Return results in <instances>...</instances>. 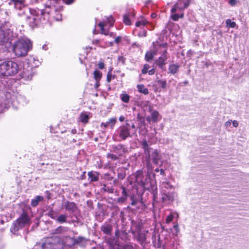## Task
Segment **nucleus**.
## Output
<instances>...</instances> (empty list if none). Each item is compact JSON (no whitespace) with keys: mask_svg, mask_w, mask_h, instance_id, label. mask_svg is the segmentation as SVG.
Masks as SVG:
<instances>
[{"mask_svg":"<svg viewBox=\"0 0 249 249\" xmlns=\"http://www.w3.org/2000/svg\"><path fill=\"white\" fill-rule=\"evenodd\" d=\"M32 43L28 39H21L18 40L13 45V50L16 56L21 57L26 55L32 48Z\"/></svg>","mask_w":249,"mask_h":249,"instance_id":"obj_1","label":"nucleus"},{"mask_svg":"<svg viewBox=\"0 0 249 249\" xmlns=\"http://www.w3.org/2000/svg\"><path fill=\"white\" fill-rule=\"evenodd\" d=\"M29 12L30 16H27L26 21L32 27H34L37 26L39 23L42 24H46L44 23L42 20V18L44 17L43 9L38 8L30 9Z\"/></svg>","mask_w":249,"mask_h":249,"instance_id":"obj_2","label":"nucleus"},{"mask_svg":"<svg viewBox=\"0 0 249 249\" xmlns=\"http://www.w3.org/2000/svg\"><path fill=\"white\" fill-rule=\"evenodd\" d=\"M18 71V64L12 61H6L0 64V75L10 76L15 75Z\"/></svg>","mask_w":249,"mask_h":249,"instance_id":"obj_3","label":"nucleus"},{"mask_svg":"<svg viewBox=\"0 0 249 249\" xmlns=\"http://www.w3.org/2000/svg\"><path fill=\"white\" fill-rule=\"evenodd\" d=\"M146 167L148 171L153 169L151 161L155 164H159V161L161 159V156L156 149H152L144 154Z\"/></svg>","mask_w":249,"mask_h":249,"instance_id":"obj_4","label":"nucleus"},{"mask_svg":"<svg viewBox=\"0 0 249 249\" xmlns=\"http://www.w3.org/2000/svg\"><path fill=\"white\" fill-rule=\"evenodd\" d=\"M43 17L42 20L44 23H51L53 20L60 21L62 20V12L63 10H59V12H54L53 9L50 8H45L43 9Z\"/></svg>","mask_w":249,"mask_h":249,"instance_id":"obj_5","label":"nucleus"},{"mask_svg":"<svg viewBox=\"0 0 249 249\" xmlns=\"http://www.w3.org/2000/svg\"><path fill=\"white\" fill-rule=\"evenodd\" d=\"M30 221L31 218L27 213L23 212L13 224L11 228V231L15 232L18 231L19 229L22 228L25 225L30 224Z\"/></svg>","mask_w":249,"mask_h":249,"instance_id":"obj_6","label":"nucleus"},{"mask_svg":"<svg viewBox=\"0 0 249 249\" xmlns=\"http://www.w3.org/2000/svg\"><path fill=\"white\" fill-rule=\"evenodd\" d=\"M9 4L13 5L15 9L19 11V16L24 15L29 11L25 4V0H10Z\"/></svg>","mask_w":249,"mask_h":249,"instance_id":"obj_7","label":"nucleus"},{"mask_svg":"<svg viewBox=\"0 0 249 249\" xmlns=\"http://www.w3.org/2000/svg\"><path fill=\"white\" fill-rule=\"evenodd\" d=\"M60 237L58 236L48 238L42 244V249H60V247L58 245Z\"/></svg>","mask_w":249,"mask_h":249,"instance_id":"obj_8","label":"nucleus"},{"mask_svg":"<svg viewBox=\"0 0 249 249\" xmlns=\"http://www.w3.org/2000/svg\"><path fill=\"white\" fill-rule=\"evenodd\" d=\"M160 47L163 49L161 56L155 61V63L160 68L162 69L166 64V61L167 59V45L166 44H162L160 45Z\"/></svg>","mask_w":249,"mask_h":249,"instance_id":"obj_9","label":"nucleus"},{"mask_svg":"<svg viewBox=\"0 0 249 249\" xmlns=\"http://www.w3.org/2000/svg\"><path fill=\"white\" fill-rule=\"evenodd\" d=\"M191 1V0H178L171 9L172 13L182 11L189 6Z\"/></svg>","mask_w":249,"mask_h":249,"instance_id":"obj_10","label":"nucleus"},{"mask_svg":"<svg viewBox=\"0 0 249 249\" xmlns=\"http://www.w3.org/2000/svg\"><path fill=\"white\" fill-rule=\"evenodd\" d=\"M114 22V20L112 16H109L107 18V20L105 21L100 22L99 23L98 26L100 27L101 34L106 36L108 35V31L106 30L104 28V26L106 24H109V26L112 27Z\"/></svg>","mask_w":249,"mask_h":249,"instance_id":"obj_11","label":"nucleus"},{"mask_svg":"<svg viewBox=\"0 0 249 249\" xmlns=\"http://www.w3.org/2000/svg\"><path fill=\"white\" fill-rule=\"evenodd\" d=\"M73 240L74 238H71L69 236H65L62 238L60 237L59 241V246L60 247V249H63L65 247H71L73 245Z\"/></svg>","mask_w":249,"mask_h":249,"instance_id":"obj_12","label":"nucleus"},{"mask_svg":"<svg viewBox=\"0 0 249 249\" xmlns=\"http://www.w3.org/2000/svg\"><path fill=\"white\" fill-rule=\"evenodd\" d=\"M118 131L119 137L123 140H125L130 135L129 126L127 124L125 125L121 126L118 128Z\"/></svg>","mask_w":249,"mask_h":249,"instance_id":"obj_13","label":"nucleus"},{"mask_svg":"<svg viewBox=\"0 0 249 249\" xmlns=\"http://www.w3.org/2000/svg\"><path fill=\"white\" fill-rule=\"evenodd\" d=\"M46 8L53 9L54 12H59L60 10H63V6L61 4V0H50V6Z\"/></svg>","mask_w":249,"mask_h":249,"instance_id":"obj_14","label":"nucleus"},{"mask_svg":"<svg viewBox=\"0 0 249 249\" xmlns=\"http://www.w3.org/2000/svg\"><path fill=\"white\" fill-rule=\"evenodd\" d=\"M120 232L118 230H116L115 233L116 239L112 238H109L107 239V242L109 245L110 248H113L115 246L119 247V244L118 238L119 237Z\"/></svg>","mask_w":249,"mask_h":249,"instance_id":"obj_15","label":"nucleus"},{"mask_svg":"<svg viewBox=\"0 0 249 249\" xmlns=\"http://www.w3.org/2000/svg\"><path fill=\"white\" fill-rule=\"evenodd\" d=\"M151 112V117L149 116L146 118L147 121L150 122L151 121L156 123L160 121L161 117L159 114V112L157 110H152Z\"/></svg>","mask_w":249,"mask_h":249,"instance_id":"obj_16","label":"nucleus"},{"mask_svg":"<svg viewBox=\"0 0 249 249\" xmlns=\"http://www.w3.org/2000/svg\"><path fill=\"white\" fill-rule=\"evenodd\" d=\"M135 178L136 181L138 183V184L141 185L143 188L146 187V183L142 180L143 173L142 171H138L136 173Z\"/></svg>","mask_w":249,"mask_h":249,"instance_id":"obj_17","label":"nucleus"},{"mask_svg":"<svg viewBox=\"0 0 249 249\" xmlns=\"http://www.w3.org/2000/svg\"><path fill=\"white\" fill-rule=\"evenodd\" d=\"M111 151L117 154L118 156H122L125 150L122 145H113Z\"/></svg>","mask_w":249,"mask_h":249,"instance_id":"obj_18","label":"nucleus"},{"mask_svg":"<svg viewBox=\"0 0 249 249\" xmlns=\"http://www.w3.org/2000/svg\"><path fill=\"white\" fill-rule=\"evenodd\" d=\"M162 193V200L163 202L166 201H173L174 200V195L173 193H166L165 190H163Z\"/></svg>","mask_w":249,"mask_h":249,"instance_id":"obj_19","label":"nucleus"},{"mask_svg":"<svg viewBox=\"0 0 249 249\" xmlns=\"http://www.w3.org/2000/svg\"><path fill=\"white\" fill-rule=\"evenodd\" d=\"M64 207L66 210L72 213L74 212L77 209L75 204L69 201H66L65 203Z\"/></svg>","mask_w":249,"mask_h":249,"instance_id":"obj_20","label":"nucleus"},{"mask_svg":"<svg viewBox=\"0 0 249 249\" xmlns=\"http://www.w3.org/2000/svg\"><path fill=\"white\" fill-rule=\"evenodd\" d=\"M101 231L106 234H110L112 231V227L110 224H105L101 227Z\"/></svg>","mask_w":249,"mask_h":249,"instance_id":"obj_21","label":"nucleus"},{"mask_svg":"<svg viewBox=\"0 0 249 249\" xmlns=\"http://www.w3.org/2000/svg\"><path fill=\"white\" fill-rule=\"evenodd\" d=\"M87 244V240L85 238L79 237L73 240V245H79L81 246H85Z\"/></svg>","mask_w":249,"mask_h":249,"instance_id":"obj_22","label":"nucleus"},{"mask_svg":"<svg viewBox=\"0 0 249 249\" xmlns=\"http://www.w3.org/2000/svg\"><path fill=\"white\" fill-rule=\"evenodd\" d=\"M141 107L144 110H148V111H152L153 107L150 105L149 101H143L140 104Z\"/></svg>","mask_w":249,"mask_h":249,"instance_id":"obj_23","label":"nucleus"},{"mask_svg":"<svg viewBox=\"0 0 249 249\" xmlns=\"http://www.w3.org/2000/svg\"><path fill=\"white\" fill-rule=\"evenodd\" d=\"M179 69V66L178 64H172L169 66L168 72L169 73L175 74L176 73Z\"/></svg>","mask_w":249,"mask_h":249,"instance_id":"obj_24","label":"nucleus"},{"mask_svg":"<svg viewBox=\"0 0 249 249\" xmlns=\"http://www.w3.org/2000/svg\"><path fill=\"white\" fill-rule=\"evenodd\" d=\"M88 176L91 182L96 181L98 180V176L96 172L94 173L93 172H89L88 173Z\"/></svg>","mask_w":249,"mask_h":249,"instance_id":"obj_25","label":"nucleus"},{"mask_svg":"<svg viewBox=\"0 0 249 249\" xmlns=\"http://www.w3.org/2000/svg\"><path fill=\"white\" fill-rule=\"evenodd\" d=\"M121 100L125 103H128L130 100V96L125 92H123L120 95Z\"/></svg>","mask_w":249,"mask_h":249,"instance_id":"obj_26","label":"nucleus"},{"mask_svg":"<svg viewBox=\"0 0 249 249\" xmlns=\"http://www.w3.org/2000/svg\"><path fill=\"white\" fill-rule=\"evenodd\" d=\"M43 200V197L41 196H37L34 199H32L31 201V205L35 207L38 204L39 201Z\"/></svg>","mask_w":249,"mask_h":249,"instance_id":"obj_27","label":"nucleus"},{"mask_svg":"<svg viewBox=\"0 0 249 249\" xmlns=\"http://www.w3.org/2000/svg\"><path fill=\"white\" fill-rule=\"evenodd\" d=\"M137 88L140 92L142 93L144 95L148 94V89L146 88L143 85H138Z\"/></svg>","mask_w":249,"mask_h":249,"instance_id":"obj_28","label":"nucleus"},{"mask_svg":"<svg viewBox=\"0 0 249 249\" xmlns=\"http://www.w3.org/2000/svg\"><path fill=\"white\" fill-rule=\"evenodd\" d=\"M156 54V53L154 51L147 52L145 55V60L147 61L151 60Z\"/></svg>","mask_w":249,"mask_h":249,"instance_id":"obj_29","label":"nucleus"},{"mask_svg":"<svg viewBox=\"0 0 249 249\" xmlns=\"http://www.w3.org/2000/svg\"><path fill=\"white\" fill-rule=\"evenodd\" d=\"M145 188H147L148 190L150 191L154 195L156 194H157V187L154 182H152L151 183L150 188H149L146 186Z\"/></svg>","mask_w":249,"mask_h":249,"instance_id":"obj_30","label":"nucleus"},{"mask_svg":"<svg viewBox=\"0 0 249 249\" xmlns=\"http://www.w3.org/2000/svg\"><path fill=\"white\" fill-rule=\"evenodd\" d=\"M79 118L82 123L86 124L89 121V116L86 113H82L80 115Z\"/></svg>","mask_w":249,"mask_h":249,"instance_id":"obj_31","label":"nucleus"},{"mask_svg":"<svg viewBox=\"0 0 249 249\" xmlns=\"http://www.w3.org/2000/svg\"><path fill=\"white\" fill-rule=\"evenodd\" d=\"M68 230L67 227L60 226L55 230V233L57 234L64 233L68 231Z\"/></svg>","mask_w":249,"mask_h":249,"instance_id":"obj_32","label":"nucleus"},{"mask_svg":"<svg viewBox=\"0 0 249 249\" xmlns=\"http://www.w3.org/2000/svg\"><path fill=\"white\" fill-rule=\"evenodd\" d=\"M142 148L144 150V153L145 154L147 152V151H149L150 150H151L152 148L151 147H149L148 145L147 142H146V140H143L142 142Z\"/></svg>","mask_w":249,"mask_h":249,"instance_id":"obj_33","label":"nucleus"},{"mask_svg":"<svg viewBox=\"0 0 249 249\" xmlns=\"http://www.w3.org/2000/svg\"><path fill=\"white\" fill-rule=\"evenodd\" d=\"M93 75L95 81H100L102 77V73L98 70L94 71L93 72Z\"/></svg>","mask_w":249,"mask_h":249,"instance_id":"obj_34","label":"nucleus"},{"mask_svg":"<svg viewBox=\"0 0 249 249\" xmlns=\"http://www.w3.org/2000/svg\"><path fill=\"white\" fill-rule=\"evenodd\" d=\"M67 218V215L61 214L57 218L56 221L60 223H62L66 221Z\"/></svg>","mask_w":249,"mask_h":249,"instance_id":"obj_35","label":"nucleus"},{"mask_svg":"<svg viewBox=\"0 0 249 249\" xmlns=\"http://www.w3.org/2000/svg\"><path fill=\"white\" fill-rule=\"evenodd\" d=\"M226 26L231 28H235L236 26V24L234 21H231L230 19H228L226 20Z\"/></svg>","mask_w":249,"mask_h":249,"instance_id":"obj_36","label":"nucleus"},{"mask_svg":"<svg viewBox=\"0 0 249 249\" xmlns=\"http://www.w3.org/2000/svg\"><path fill=\"white\" fill-rule=\"evenodd\" d=\"M172 186L168 182H162L161 183V190L168 189L172 188Z\"/></svg>","mask_w":249,"mask_h":249,"instance_id":"obj_37","label":"nucleus"},{"mask_svg":"<svg viewBox=\"0 0 249 249\" xmlns=\"http://www.w3.org/2000/svg\"><path fill=\"white\" fill-rule=\"evenodd\" d=\"M116 122V119L113 118L109 119L108 121L107 122L108 126H110L111 128H113Z\"/></svg>","mask_w":249,"mask_h":249,"instance_id":"obj_38","label":"nucleus"},{"mask_svg":"<svg viewBox=\"0 0 249 249\" xmlns=\"http://www.w3.org/2000/svg\"><path fill=\"white\" fill-rule=\"evenodd\" d=\"M147 23L148 21L146 20L142 19V20L137 21L135 25L136 27H140L141 26H144Z\"/></svg>","mask_w":249,"mask_h":249,"instance_id":"obj_39","label":"nucleus"},{"mask_svg":"<svg viewBox=\"0 0 249 249\" xmlns=\"http://www.w3.org/2000/svg\"><path fill=\"white\" fill-rule=\"evenodd\" d=\"M183 17V13H181L180 14H174L172 15V18L173 20L175 21L178 20L179 18H182Z\"/></svg>","mask_w":249,"mask_h":249,"instance_id":"obj_40","label":"nucleus"},{"mask_svg":"<svg viewBox=\"0 0 249 249\" xmlns=\"http://www.w3.org/2000/svg\"><path fill=\"white\" fill-rule=\"evenodd\" d=\"M115 78V75H113L111 74V70H110L107 74V80L108 83L110 82L111 80L112 79H113Z\"/></svg>","mask_w":249,"mask_h":249,"instance_id":"obj_41","label":"nucleus"},{"mask_svg":"<svg viewBox=\"0 0 249 249\" xmlns=\"http://www.w3.org/2000/svg\"><path fill=\"white\" fill-rule=\"evenodd\" d=\"M124 22L126 25H131V21L128 18V16L127 15H125L124 16Z\"/></svg>","mask_w":249,"mask_h":249,"instance_id":"obj_42","label":"nucleus"},{"mask_svg":"<svg viewBox=\"0 0 249 249\" xmlns=\"http://www.w3.org/2000/svg\"><path fill=\"white\" fill-rule=\"evenodd\" d=\"M107 158L108 159H110L111 160H116L118 159V155L112 154V153H108L107 156Z\"/></svg>","mask_w":249,"mask_h":249,"instance_id":"obj_43","label":"nucleus"},{"mask_svg":"<svg viewBox=\"0 0 249 249\" xmlns=\"http://www.w3.org/2000/svg\"><path fill=\"white\" fill-rule=\"evenodd\" d=\"M158 84L163 89H165L166 87V81L165 80H159L158 81Z\"/></svg>","mask_w":249,"mask_h":249,"instance_id":"obj_44","label":"nucleus"},{"mask_svg":"<svg viewBox=\"0 0 249 249\" xmlns=\"http://www.w3.org/2000/svg\"><path fill=\"white\" fill-rule=\"evenodd\" d=\"M150 68V66L148 64H144L143 68L142 70V73L146 74L148 72V70Z\"/></svg>","mask_w":249,"mask_h":249,"instance_id":"obj_45","label":"nucleus"},{"mask_svg":"<svg viewBox=\"0 0 249 249\" xmlns=\"http://www.w3.org/2000/svg\"><path fill=\"white\" fill-rule=\"evenodd\" d=\"M174 218V215L172 213H171L169 215H168L166 219V222L167 223H170Z\"/></svg>","mask_w":249,"mask_h":249,"instance_id":"obj_46","label":"nucleus"},{"mask_svg":"<svg viewBox=\"0 0 249 249\" xmlns=\"http://www.w3.org/2000/svg\"><path fill=\"white\" fill-rule=\"evenodd\" d=\"M118 249H132V247L128 245H125L124 246H120L118 247Z\"/></svg>","mask_w":249,"mask_h":249,"instance_id":"obj_47","label":"nucleus"},{"mask_svg":"<svg viewBox=\"0 0 249 249\" xmlns=\"http://www.w3.org/2000/svg\"><path fill=\"white\" fill-rule=\"evenodd\" d=\"M147 35V32L146 30H143L141 32H140L138 34V36L140 37H145Z\"/></svg>","mask_w":249,"mask_h":249,"instance_id":"obj_48","label":"nucleus"},{"mask_svg":"<svg viewBox=\"0 0 249 249\" xmlns=\"http://www.w3.org/2000/svg\"><path fill=\"white\" fill-rule=\"evenodd\" d=\"M5 40V36L3 34V31L0 30V43L4 42Z\"/></svg>","mask_w":249,"mask_h":249,"instance_id":"obj_49","label":"nucleus"},{"mask_svg":"<svg viewBox=\"0 0 249 249\" xmlns=\"http://www.w3.org/2000/svg\"><path fill=\"white\" fill-rule=\"evenodd\" d=\"M62 1L65 4L70 5L72 4L74 2L75 0H62Z\"/></svg>","mask_w":249,"mask_h":249,"instance_id":"obj_50","label":"nucleus"},{"mask_svg":"<svg viewBox=\"0 0 249 249\" xmlns=\"http://www.w3.org/2000/svg\"><path fill=\"white\" fill-rule=\"evenodd\" d=\"M49 215L52 218H53V219H55V214L54 213V212L53 211H51L49 212Z\"/></svg>","mask_w":249,"mask_h":249,"instance_id":"obj_51","label":"nucleus"},{"mask_svg":"<svg viewBox=\"0 0 249 249\" xmlns=\"http://www.w3.org/2000/svg\"><path fill=\"white\" fill-rule=\"evenodd\" d=\"M98 68L100 69H103L105 68V64L103 62H101L98 64Z\"/></svg>","mask_w":249,"mask_h":249,"instance_id":"obj_52","label":"nucleus"},{"mask_svg":"<svg viewBox=\"0 0 249 249\" xmlns=\"http://www.w3.org/2000/svg\"><path fill=\"white\" fill-rule=\"evenodd\" d=\"M229 3L231 6H234L237 3V0H229Z\"/></svg>","mask_w":249,"mask_h":249,"instance_id":"obj_53","label":"nucleus"},{"mask_svg":"<svg viewBox=\"0 0 249 249\" xmlns=\"http://www.w3.org/2000/svg\"><path fill=\"white\" fill-rule=\"evenodd\" d=\"M232 121L231 120H229V121H227L225 123V125L226 127H228L231 126V123Z\"/></svg>","mask_w":249,"mask_h":249,"instance_id":"obj_54","label":"nucleus"},{"mask_svg":"<svg viewBox=\"0 0 249 249\" xmlns=\"http://www.w3.org/2000/svg\"><path fill=\"white\" fill-rule=\"evenodd\" d=\"M122 194L126 197L127 196V192L125 188L124 187H122Z\"/></svg>","mask_w":249,"mask_h":249,"instance_id":"obj_55","label":"nucleus"},{"mask_svg":"<svg viewBox=\"0 0 249 249\" xmlns=\"http://www.w3.org/2000/svg\"><path fill=\"white\" fill-rule=\"evenodd\" d=\"M126 200L125 197H122L120 198H119L118 199V202H124Z\"/></svg>","mask_w":249,"mask_h":249,"instance_id":"obj_56","label":"nucleus"},{"mask_svg":"<svg viewBox=\"0 0 249 249\" xmlns=\"http://www.w3.org/2000/svg\"><path fill=\"white\" fill-rule=\"evenodd\" d=\"M232 125L234 127H237L238 126V122L236 120L232 121Z\"/></svg>","mask_w":249,"mask_h":249,"instance_id":"obj_57","label":"nucleus"},{"mask_svg":"<svg viewBox=\"0 0 249 249\" xmlns=\"http://www.w3.org/2000/svg\"><path fill=\"white\" fill-rule=\"evenodd\" d=\"M121 40V37L120 36H118L115 39V42L118 44Z\"/></svg>","mask_w":249,"mask_h":249,"instance_id":"obj_58","label":"nucleus"},{"mask_svg":"<svg viewBox=\"0 0 249 249\" xmlns=\"http://www.w3.org/2000/svg\"><path fill=\"white\" fill-rule=\"evenodd\" d=\"M100 86V81H96L94 87L95 89H98V87Z\"/></svg>","mask_w":249,"mask_h":249,"instance_id":"obj_59","label":"nucleus"},{"mask_svg":"<svg viewBox=\"0 0 249 249\" xmlns=\"http://www.w3.org/2000/svg\"><path fill=\"white\" fill-rule=\"evenodd\" d=\"M132 201H131V205L134 206V205H135L137 202V200H136L135 199H134L133 198H131Z\"/></svg>","mask_w":249,"mask_h":249,"instance_id":"obj_60","label":"nucleus"},{"mask_svg":"<svg viewBox=\"0 0 249 249\" xmlns=\"http://www.w3.org/2000/svg\"><path fill=\"white\" fill-rule=\"evenodd\" d=\"M154 72H155L154 69H152L149 70V71H148V73L149 75H152L154 73Z\"/></svg>","mask_w":249,"mask_h":249,"instance_id":"obj_61","label":"nucleus"},{"mask_svg":"<svg viewBox=\"0 0 249 249\" xmlns=\"http://www.w3.org/2000/svg\"><path fill=\"white\" fill-rule=\"evenodd\" d=\"M101 126L102 127V126H104L105 128H106L107 127V126H108L107 123H102L101 124Z\"/></svg>","mask_w":249,"mask_h":249,"instance_id":"obj_62","label":"nucleus"},{"mask_svg":"<svg viewBox=\"0 0 249 249\" xmlns=\"http://www.w3.org/2000/svg\"><path fill=\"white\" fill-rule=\"evenodd\" d=\"M124 116H121L120 117H119V121H121V122H123L124 120Z\"/></svg>","mask_w":249,"mask_h":249,"instance_id":"obj_63","label":"nucleus"},{"mask_svg":"<svg viewBox=\"0 0 249 249\" xmlns=\"http://www.w3.org/2000/svg\"><path fill=\"white\" fill-rule=\"evenodd\" d=\"M160 173L161 175H164V173H165V171L163 169H161L160 170Z\"/></svg>","mask_w":249,"mask_h":249,"instance_id":"obj_64","label":"nucleus"}]
</instances>
